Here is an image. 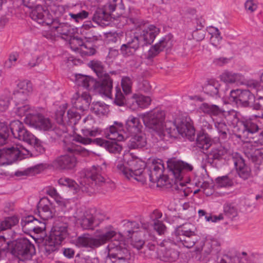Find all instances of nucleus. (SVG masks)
I'll return each instance as SVG.
<instances>
[{"instance_id":"1","label":"nucleus","mask_w":263,"mask_h":263,"mask_svg":"<svg viewBox=\"0 0 263 263\" xmlns=\"http://www.w3.org/2000/svg\"><path fill=\"white\" fill-rule=\"evenodd\" d=\"M127 22L136 26L134 29L126 33V43L121 47L122 54L129 56L133 54L140 46L151 44L159 34L160 30L153 25L144 24L132 17H129Z\"/></svg>"},{"instance_id":"2","label":"nucleus","mask_w":263,"mask_h":263,"mask_svg":"<svg viewBox=\"0 0 263 263\" xmlns=\"http://www.w3.org/2000/svg\"><path fill=\"white\" fill-rule=\"evenodd\" d=\"M123 160V162L119 161L117 164L118 173L127 179L145 183L147 174L144 171L146 166L144 162L129 152L124 154Z\"/></svg>"},{"instance_id":"3","label":"nucleus","mask_w":263,"mask_h":263,"mask_svg":"<svg viewBox=\"0 0 263 263\" xmlns=\"http://www.w3.org/2000/svg\"><path fill=\"white\" fill-rule=\"evenodd\" d=\"M100 168L96 166L92 167L90 170L81 173L78 185L73 180L67 177L61 178L58 180L59 184L73 188L76 192L78 188L83 192L93 193L97 183H102L104 178L99 174Z\"/></svg>"},{"instance_id":"4","label":"nucleus","mask_w":263,"mask_h":263,"mask_svg":"<svg viewBox=\"0 0 263 263\" xmlns=\"http://www.w3.org/2000/svg\"><path fill=\"white\" fill-rule=\"evenodd\" d=\"M105 135L109 139L108 140L97 138L93 142L104 147L111 153H120L122 147L117 141H124L128 137V134L123 129V124L118 122H115L114 125L106 129Z\"/></svg>"},{"instance_id":"5","label":"nucleus","mask_w":263,"mask_h":263,"mask_svg":"<svg viewBox=\"0 0 263 263\" xmlns=\"http://www.w3.org/2000/svg\"><path fill=\"white\" fill-rule=\"evenodd\" d=\"M167 167L170 175H172L175 179L173 187L180 191L181 194L183 193L184 196H187L190 190L186 187L189 182L185 174L192 171L193 166L181 161L170 160L167 162Z\"/></svg>"},{"instance_id":"6","label":"nucleus","mask_w":263,"mask_h":263,"mask_svg":"<svg viewBox=\"0 0 263 263\" xmlns=\"http://www.w3.org/2000/svg\"><path fill=\"white\" fill-rule=\"evenodd\" d=\"M111 15L126 17L124 15L122 0H110L109 4L105 6V9L98 8L96 10L92 19L93 22L103 26L107 25Z\"/></svg>"},{"instance_id":"7","label":"nucleus","mask_w":263,"mask_h":263,"mask_svg":"<svg viewBox=\"0 0 263 263\" xmlns=\"http://www.w3.org/2000/svg\"><path fill=\"white\" fill-rule=\"evenodd\" d=\"M145 125L153 129L155 133L162 140L167 137L166 129L164 122L165 114L164 111L160 109H154L140 115Z\"/></svg>"},{"instance_id":"8","label":"nucleus","mask_w":263,"mask_h":263,"mask_svg":"<svg viewBox=\"0 0 263 263\" xmlns=\"http://www.w3.org/2000/svg\"><path fill=\"white\" fill-rule=\"evenodd\" d=\"M108 256L105 263H121L125 262L130 257V253L127 249L125 241L115 239L108 245Z\"/></svg>"},{"instance_id":"9","label":"nucleus","mask_w":263,"mask_h":263,"mask_svg":"<svg viewBox=\"0 0 263 263\" xmlns=\"http://www.w3.org/2000/svg\"><path fill=\"white\" fill-rule=\"evenodd\" d=\"M165 127L168 137L175 138L179 134L191 141L195 139V129L192 124L186 120H182L178 123L169 121L165 123Z\"/></svg>"},{"instance_id":"10","label":"nucleus","mask_w":263,"mask_h":263,"mask_svg":"<svg viewBox=\"0 0 263 263\" xmlns=\"http://www.w3.org/2000/svg\"><path fill=\"white\" fill-rule=\"evenodd\" d=\"M116 232L113 230L96 236L95 237L89 236L88 234H84L76 240V245L78 247L95 249L105 244L109 240L116 236Z\"/></svg>"},{"instance_id":"11","label":"nucleus","mask_w":263,"mask_h":263,"mask_svg":"<svg viewBox=\"0 0 263 263\" xmlns=\"http://www.w3.org/2000/svg\"><path fill=\"white\" fill-rule=\"evenodd\" d=\"M178 247L175 239H164L159 245L157 250L158 258L164 262L176 261L179 256V252L177 250Z\"/></svg>"},{"instance_id":"12","label":"nucleus","mask_w":263,"mask_h":263,"mask_svg":"<svg viewBox=\"0 0 263 263\" xmlns=\"http://www.w3.org/2000/svg\"><path fill=\"white\" fill-rule=\"evenodd\" d=\"M11 248L12 254L22 261L31 259L35 253L34 245L25 238L13 242Z\"/></svg>"},{"instance_id":"13","label":"nucleus","mask_w":263,"mask_h":263,"mask_svg":"<svg viewBox=\"0 0 263 263\" xmlns=\"http://www.w3.org/2000/svg\"><path fill=\"white\" fill-rule=\"evenodd\" d=\"M190 224H185L179 228L176 232L175 240L177 242L179 247L183 246L190 248L195 244L197 245L199 236L189 228Z\"/></svg>"},{"instance_id":"14","label":"nucleus","mask_w":263,"mask_h":263,"mask_svg":"<svg viewBox=\"0 0 263 263\" xmlns=\"http://www.w3.org/2000/svg\"><path fill=\"white\" fill-rule=\"evenodd\" d=\"M29 155V151L22 146L5 147L0 149V165L12 163L18 159H24Z\"/></svg>"},{"instance_id":"15","label":"nucleus","mask_w":263,"mask_h":263,"mask_svg":"<svg viewBox=\"0 0 263 263\" xmlns=\"http://www.w3.org/2000/svg\"><path fill=\"white\" fill-rule=\"evenodd\" d=\"M10 128L15 138L24 141L30 145L38 146L39 140L24 126V124L18 120L12 121L10 124Z\"/></svg>"},{"instance_id":"16","label":"nucleus","mask_w":263,"mask_h":263,"mask_svg":"<svg viewBox=\"0 0 263 263\" xmlns=\"http://www.w3.org/2000/svg\"><path fill=\"white\" fill-rule=\"evenodd\" d=\"M66 227L62 223L54 226L50 231V251H54L60 247L66 235Z\"/></svg>"},{"instance_id":"17","label":"nucleus","mask_w":263,"mask_h":263,"mask_svg":"<svg viewBox=\"0 0 263 263\" xmlns=\"http://www.w3.org/2000/svg\"><path fill=\"white\" fill-rule=\"evenodd\" d=\"M25 123L35 129L42 131L49 129V119L45 118L41 114H33L29 113L24 119Z\"/></svg>"},{"instance_id":"18","label":"nucleus","mask_w":263,"mask_h":263,"mask_svg":"<svg viewBox=\"0 0 263 263\" xmlns=\"http://www.w3.org/2000/svg\"><path fill=\"white\" fill-rule=\"evenodd\" d=\"M238 126H240L241 132L239 135V137L247 141L252 140L254 137V135L257 132L259 131V127L251 119H246L238 122Z\"/></svg>"},{"instance_id":"19","label":"nucleus","mask_w":263,"mask_h":263,"mask_svg":"<svg viewBox=\"0 0 263 263\" xmlns=\"http://www.w3.org/2000/svg\"><path fill=\"white\" fill-rule=\"evenodd\" d=\"M254 96L249 90H233L230 93V99L238 105L247 107L254 100Z\"/></svg>"},{"instance_id":"20","label":"nucleus","mask_w":263,"mask_h":263,"mask_svg":"<svg viewBox=\"0 0 263 263\" xmlns=\"http://www.w3.org/2000/svg\"><path fill=\"white\" fill-rule=\"evenodd\" d=\"M23 231L26 233L31 232L39 233L45 229V224L42 223L32 216L24 217L21 222Z\"/></svg>"},{"instance_id":"21","label":"nucleus","mask_w":263,"mask_h":263,"mask_svg":"<svg viewBox=\"0 0 263 263\" xmlns=\"http://www.w3.org/2000/svg\"><path fill=\"white\" fill-rule=\"evenodd\" d=\"M74 29L66 23H52L50 24V35L60 36L67 40L73 34Z\"/></svg>"},{"instance_id":"22","label":"nucleus","mask_w":263,"mask_h":263,"mask_svg":"<svg viewBox=\"0 0 263 263\" xmlns=\"http://www.w3.org/2000/svg\"><path fill=\"white\" fill-rule=\"evenodd\" d=\"M163 166L161 164H153L149 174V180L154 183L156 182L157 185L162 186L166 185L168 181L166 176L163 175Z\"/></svg>"},{"instance_id":"23","label":"nucleus","mask_w":263,"mask_h":263,"mask_svg":"<svg viewBox=\"0 0 263 263\" xmlns=\"http://www.w3.org/2000/svg\"><path fill=\"white\" fill-rule=\"evenodd\" d=\"M90 102L91 97L87 92L80 93L79 91H77L73 94L71 98V103L73 107L81 110H85L88 108Z\"/></svg>"},{"instance_id":"24","label":"nucleus","mask_w":263,"mask_h":263,"mask_svg":"<svg viewBox=\"0 0 263 263\" xmlns=\"http://www.w3.org/2000/svg\"><path fill=\"white\" fill-rule=\"evenodd\" d=\"M94 87L101 94L108 98H112V80L109 75L101 78L98 82L95 81Z\"/></svg>"},{"instance_id":"25","label":"nucleus","mask_w":263,"mask_h":263,"mask_svg":"<svg viewBox=\"0 0 263 263\" xmlns=\"http://www.w3.org/2000/svg\"><path fill=\"white\" fill-rule=\"evenodd\" d=\"M77 164L76 158L73 156L64 155L57 158L52 162V166L60 170H71Z\"/></svg>"},{"instance_id":"26","label":"nucleus","mask_w":263,"mask_h":263,"mask_svg":"<svg viewBox=\"0 0 263 263\" xmlns=\"http://www.w3.org/2000/svg\"><path fill=\"white\" fill-rule=\"evenodd\" d=\"M75 217L80 221L84 229H93L95 218L89 211L79 209L76 213Z\"/></svg>"},{"instance_id":"27","label":"nucleus","mask_w":263,"mask_h":263,"mask_svg":"<svg viewBox=\"0 0 263 263\" xmlns=\"http://www.w3.org/2000/svg\"><path fill=\"white\" fill-rule=\"evenodd\" d=\"M233 161L240 177L243 179H248L250 175V169L245 163L244 159L236 154L233 158Z\"/></svg>"},{"instance_id":"28","label":"nucleus","mask_w":263,"mask_h":263,"mask_svg":"<svg viewBox=\"0 0 263 263\" xmlns=\"http://www.w3.org/2000/svg\"><path fill=\"white\" fill-rule=\"evenodd\" d=\"M172 41L170 36L162 37L154 46L151 47L148 52V57L152 58L157 55L165 48H170Z\"/></svg>"},{"instance_id":"29","label":"nucleus","mask_w":263,"mask_h":263,"mask_svg":"<svg viewBox=\"0 0 263 263\" xmlns=\"http://www.w3.org/2000/svg\"><path fill=\"white\" fill-rule=\"evenodd\" d=\"M85 124L82 132L86 136L95 137L100 134V130L98 127H95L96 121L91 115H88L83 119Z\"/></svg>"},{"instance_id":"30","label":"nucleus","mask_w":263,"mask_h":263,"mask_svg":"<svg viewBox=\"0 0 263 263\" xmlns=\"http://www.w3.org/2000/svg\"><path fill=\"white\" fill-rule=\"evenodd\" d=\"M221 85L215 80H208L203 87V91L206 95L214 97H220Z\"/></svg>"},{"instance_id":"31","label":"nucleus","mask_w":263,"mask_h":263,"mask_svg":"<svg viewBox=\"0 0 263 263\" xmlns=\"http://www.w3.org/2000/svg\"><path fill=\"white\" fill-rule=\"evenodd\" d=\"M133 137L130 139L128 144L130 148H141L145 147L147 144V141L144 134L141 132L137 134H133Z\"/></svg>"},{"instance_id":"32","label":"nucleus","mask_w":263,"mask_h":263,"mask_svg":"<svg viewBox=\"0 0 263 263\" xmlns=\"http://www.w3.org/2000/svg\"><path fill=\"white\" fill-rule=\"evenodd\" d=\"M197 147L203 150H207L212 144L211 137L206 132H200L197 136Z\"/></svg>"},{"instance_id":"33","label":"nucleus","mask_w":263,"mask_h":263,"mask_svg":"<svg viewBox=\"0 0 263 263\" xmlns=\"http://www.w3.org/2000/svg\"><path fill=\"white\" fill-rule=\"evenodd\" d=\"M126 128L130 134H137L141 132L142 125L138 118L130 116L126 121Z\"/></svg>"},{"instance_id":"34","label":"nucleus","mask_w":263,"mask_h":263,"mask_svg":"<svg viewBox=\"0 0 263 263\" xmlns=\"http://www.w3.org/2000/svg\"><path fill=\"white\" fill-rule=\"evenodd\" d=\"M220 79L225 83L232 84L242 81L244 77L240 73L225 71L220 75Z\"/></svg>"},{"instance_id":"35","label":"nucleus","mask_w":263,"mask_h":263,"mask_svg":"<svg viewBox=\"0 0 263 263\" xmlns=\"http://www.w3.org/2000/svg\"><path fill=\"white\" fill-rule=\"evenodd\" d=\"M212 240L202 237L199 239L196 247L195 252H202L206 256L210 254L212 250Z\"/></svg>"},{"instance_id":"36","label":"nucleus","mask_w":263,"mask_h":263,"mask_svg":"<svg viewBox=\"0 0 263 263\" xmlns=\"http://www.w3.org/2000/svg\"><path fill=\"white\" fill-rule=\"evenodd\" d=\"M75 83L79 86L89 89V87L95 86V81L90 77L78 74L75 75Z\"/></svg>"},{"instance_id":"37","label":"nucleus","mask_w":263,"mask_h":263,"mask_svg":"<svg viewBox=\"0 0 263 263\" xmlns=\"http://www.w3.org/2000/svg\"><path fill=\"white\" fill-rule=\"evenodd\" d=\"M259 134L258 137H254L252 140L247 141V144H245V150H254L259 145H263V128L259 129Z\"/></svg>"},{"instance_id":"38","label":"nucleus","mask_w":263,"mask_h":263,"mask_svg":"<svg viewBox=\"0 0 263 263\" xmlns=\"http://www.w3.org/2000/svg\"><path fill=\"white\" fill-rule=\"evenodd\" d=\"M133 104L135 103L137 106L141 108H145L149 106L152 100L148 96H145L141 95H134L132 98Z\"/></svg>"},{"instance_id":"39","label":"nucleus","mask_w":263,"mask_h":263,"mask_svg":"<svg viewBox=\"0 0 263 263\" xmlns=\"http://www.w3.org/2000/svg\"><path fill=\"white\" fill-rule=\"evenodd\" d=\"M44 13L48 14V12H43L42 10L38 8L37 9L32 10L30 13V16L32 20L37 22L39 24H42L43 26H48V23L45 21Z\"/></svg>"},{"instance_id":"40","label":"nucleus","mask_w":263,"mask_h":263,"mask_svg":"<svg viewBox=\"0 0 263 263\" xmlns=\"http://www.w3.org/2000/svg\"><path fill=\"white\" fill-rule=\"evenodd\" d=\"M40 252L46 256L49 255V236L41 237L37 240Z\"/></svg>"},{"instance_id":"41","label":"nucleus","mask_w":263,"mask_h":263,"mask_svg":"<svg viewBox=\"0 0 263 263\" xmlns=\"http://www.w3.org/2000/svg\"><path fill=\"white\" fill-rule=\"evenodd\" d=\"M228 151L221 145L213 147L209 153V158L213 160H221L227 154Z\"/></svg>"},{"instance_id":"42","label":"nucleus","mask_w":263,"mask_h":263,"mask_svg":"<svg viewBox=\"0 0 263 263\" xmlns=\"http://www.w3.org/2000/svg\"><path fill=\"white\" fill-rule=\"evenodd\" d=\"M38 208L40 209L39 213L41 217L44 220H47L48 216L46 213L49 210V200L47 197L41 198L38 203Z\"/></svg>"},{"instance_id":"43","label":"nucleus","mask_w":263,"mask_h":263,"mask_svg":"<svg viewBox=\"0 0 263 263\" xmlns=\"http://www.w3.org/2000/svg\"><path fill=\"white\" fill-rule=\"evenodd\" d=\"M19 218L16 216L5 218L0 222V231L11 229L18 224Z\"/></svg>"},{"instance_id":"44","label":"nucleus","mask_w":263,"mask_h":263,"mask_svg":"<svg viewBox=\"0 0 263 263\" xmlns=\"http://www.w3.org/2000/svg\"><path fill=\"white\" fill-rule=\"evenodd\" d=\"M89 66L95 72L100 78L107 75L104 70V67L101 62L92 60L88 63Z\"/></svg>"},{"instance_id":"45","label":"nucleus","mask_w":263,"mask_h":263,"mask_svg":"<svg viewBox=\"0 0 263 263\" xmlns=\"http://www.w3.org/2000/svg\"><path fill=\"white\" fill-rule=\"evenodd\" d=\"M133 82V77L129 76L122 77L121 84L125 95H127L132 93Z\"/></svg>"},{"instance_id":"46","label":"nucleus","mask_w":263,"mask_h":263,"mask_svg":"<svg viewBox=\"0 0 263 263\" xmlns=\"http://www.w3.org/2000/svg\"><path fill=\"white\" fill-rule=\"evenodd\" d=\"M209 31L211 34L210 39L211 44L213 46L217 47L222 40L219 30L216 27H210L209 28Z\"/></svg>"},{"instance_id":"47","label":"nucleus","mask_w":263,"mask_h":263,"mask_svg":"<svg viewBox=\"0 0 263 263\" xmlns=\"http://www.w3.org/2000/svg\"><path fill=\"white\" fill-rule=\"evenodd\" d=\"M91 111L98 116L104 115L108 111V108L107 106L100 102L93 103L91 108Z\"/></svg>"},{"instance_id":"48","label":"nucleus","mask_w":263,"mask_h":263,"mask_svg":"<svg viewBox=\"0 0 263 263\" xmlns=\"http://www.w3.org/2000/svg\"><path fill=\"white\" fill-rule=\"evenodd\" d=\"M199 109L204 113L213 115H217L221 112V110L218 106L209 105L205 103H202L200 105Z\"/></svg>"},{"instance_id":"49","label":"nucleus","mask_w":263,"mask_h":263,"mask_svg":"<svg viewBox=\"0 0 263 263\" xmlns=\"http://www.w3.org/2000/svg\"><path fill=\"white\" fill-rule=\"evenodd\" d=\"M66 41H68L69 46L72 50L78 52L80 51L81 46L84 43L81 38L74 36L73 34Z\"/></svg>"},{"instance_id":"50","label":"nucleus","mask_w":263,"mask_h":263,"mask_svg":"<svg viewBox=\"0 0 263 263\" xmlns=\"http://www.w3.org/2000/svg\"><path fill=\"white\" fill-rule=\"evenodd\" d=\"M17 91L23 93L25 95L29 96L32 91V86L30 81L25 80L19 82L17 84Z\"/></svg>"},{"instance_id":"51","label":"nucleus","mask_w":263,"mask_h":263,"mask_svg":"<svg viewBox=\"0 0 263 263\" xmlns=\"http://www.w3.org/2000/svg\"><path fill=\"white\" fill-rule=\"evenodd\" d=\"M80 119V115L73 109L68 110L67 116L65 117L66 123L69 124H76Z\"/></svg>"},{"instance_id":"52","label":"nucleus","mask_w":263,"mask_h":263,"mask_svg":"<svg viewBox=\"0 0 263 263\" xmlns=\"http://www.w3.org/2000/svg\"><path fill=\"white\" fill-rule=\"evenodd\" d=\"M67 108V104H64L62 106H59L58 109L55 113V120L59 124L66 123L65 120V116L64 117V115Z\"/></svg>"},{"instance_id":"53","label":"nucleus","mask_w":263,"mask_h":263,"mask_svg":"<svg viewBox=\"0 0 263 263\" xmlns=\"http://www.w3.org/2000/svg\"><path fill=\"white\" fill-rule=\"evenodd\" d=\"M9 136V130L4 123H0V146L6 143Z\"/></svg>"},{"instance_id":"54","label":"nucleus","mask_w":263,"mask_h":263,"mask_svg":"<svg viewBox=\"0 0 263 263\" xmlns=\"http://www.w3.org/2000/svg\"><path fill=\"white\" fill-rule=\"evenodd\" d=\"M223 209L224 214L230 219H233L238 215V209L233 204H226Z\"/></svg>"},{"instance_id":"55","label":"nucleus","mask_w":263,"mask_h":263,"mask_svg":"<svg viewBox=\"0 0 263 263\" xmlns=\"http://www.w3.org/2000/svg\"><path fill=\"white\" fill-rule=\"evenodd\" d=\"M114 102L118 106H123L125 103V98L122 93L121 89L117 87L116 88V94Z\"/></svg>"},{"instance_id":"56","label":"nucleus","mask_w":263,"mask_h":263,"mask_svg":"<svg viewBox=\"0 0 263 263\" xmlns=\"http://www.w3.org/2000/svg\"><path fill=\"white\" fill-rule=\"evenodd\" d=\"M83 55H92L96 52V49L88 44L83 43L79 51Z\"/></svg>"},{"instance_id":"57","label":"nucleus","mask_w":263,"mask_h":263,"mask_svg":"<svg viewBox=\"0 0 263 263\" xmlns=\"http://www.w3.org/2000/svg\"><path fill=\"white\" fill-rule=\"evenodd\" d=\"M215 125L219 133L221 134L222 138H225L227 134V132L228 131L226 124L222 122H216L215 123Z\"/></svg>"},{"instance_id":"58","label":"nucleus","mask_w":263,"mask_h":263,"mask_svg":"<svg viewBox=\"0 0 263 263\" xmlns=\"http://www.w3.org/2000/svg\"><path fill=\"white\" fill-rule=\"evenodd\" d=\"M16 106H18L16 108V112L19 116H23L24 115L27 116V112L30 109V107L29 105L27 104H20ZM28 114H27L28 115Z\"/></svg>"},{"instance_id":"59","label":"nucleus","mask_w":263,"mask_h":263,"mask_svg":"<svg viewBox=\"0 0 263 263\" xmlns=\"http://www.w3.org/2000/svg\"><path fill=\"white\" fill-rule=\"evenodd\" d=\"M65 149L71 153H83L84 154L88 153V151L86 149L77 145L68 146L65 148Z\"/></svg>"},{"instance_id":"60","label":"nucleus","mask_w":263,"mask_h":263,"mask_svg":"<svg viewBox=\"0 0 263 263\" xmlns=\"http://www.w3.org/2000/svg\"><path fill=\"white\" fill-rule=\"evenodd\" d=\"M153 227L159 235L163 234L166 230V227L162 221L160 220H156L155 222H153Z\"/></svg>"},{"instance_id":"61","label":"nucleus","mask_w":263,"mask_h":263,"mask_svg":"<svg viewBox=\"0 0 263 263\" xmlns=\"http://www.w3.org/2000/svg\"><path fill=\"white\" fill-rule=\"evenodd\" d=\"M245 8L247 12L252 13L257 8V4L254 0H247L246 1Z\"/></svg>"},{"instance_id":"62","label":"nucleus","mask_w":263,"mask_h":263,"mask_svg":"<svg viewBox=\"0 0 263 263\" xmlns=\"http://www.w3.org/2000/svg\"><path fill=\"white\" fill-rule=\"evenodd\" d=\"M18 58V54L16 53L10 54L8 61L5 63V66L8 68H11L15 65V63L17 60Z\"/></svg>"},{"instance_id":"63","label":"nucleus","mask_w":263,"mask_h":263,"mask_svg":"<svg viewBox=\"0 0 263 263\" xmlns=\"http://www.w3.org/2000/svg\"><path fill=\"white\" fill-rule=\"evenodd\" d=\"M245 153L248 157H257L260 156L263 159V148L259 149L257 147L255 148L254 150H245Z\"/></svg>"},{"instance_id":"64","label":"nucleus","mask_w":263,"mask_h":263,"mask_svg":"<svg viewBox=\"0 0 263 263\" xmlns=\"http://www.w3.org/2000/svg\"><path fill=\"white\" fill-rule=\"evenodd\" d=\"M253 109L261 110V117L263 118V97H259L254 101L252 106Z\"/></svg>"}]
</instances>
